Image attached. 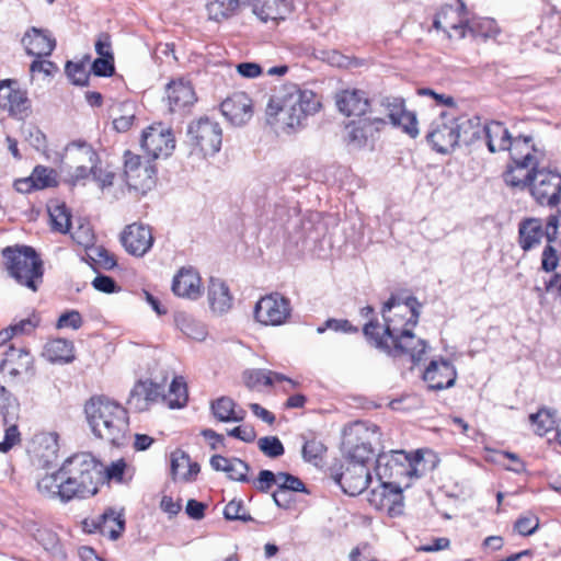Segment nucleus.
Returning a JSON list of instances; mask_svg holds the SVG:
<instances>
[{"label":"nucleus","mask_w":561,"mask_h":561,"mask_svg":"<svg viewBox=\"0 0 561 561\" xmlns=\"http://www.w3.org/2000/svg\"><path fill=\"white\" fill-rule=\"evenodd\" d=\"M422 304L414 296L400 301L391 296L381 308L383 324L378 319L367 321L363 334L370 345L397 359L408 357L417 364L426 353L427 343L412 329L417 324Z\"/></svg>","instance_id":"f257e3e1"},{"label":"nucleus","mask_w":561,"mask_h":561,"mask_svg":"<svg viewBox=\"0 0 561 561\" xmlns=\"http://www.w3.org/2000/svg\"><path fill=\"white\" fill-rule=\"evenodd\" d=\"M496 150L508 151L511 157V163L502 173L504 183L515 190L530 191L543 160V153L535 147L533 137H513L503 123L493 121V153Z\"/></svg>","instance_id":"f03ea898"},{"label":"nucleus","mask_w":561,"mask_h":561,"mask_svg":"<svg viewBox=\"0 0 561 561\" xmlns=\"http://www.w3.org/2000/svg\"><path fill=\"white\" fill-rule=\"evenodd\" d=\"M321 106L317 95L295 83L283 84L270 98L266 105V122L285 133H294L306 126L309 116Z\"/></svg>","instance_id":"7ed1b4c3"},{"label":"nucleus","mask_w":561,"mask_h":561,"mask_svg":"<svg viewBox=\"0 0 561 561\" xmlns=\"http://www.w3.org/2000/svg\"><path fill=\"white\" fill-rule=\"evenodd\" d=\"M84 412L94 436L114 446L126 444L129 417L123 405L104 396L92 397L85 403Z\"/></svg>","instance_id":"20e7f679"},{"label":"nucleus","mask_w":561,"mask_h":561,"mask_svg":"<svg viewBox=\"0 0 561 561\" xmlns=\"http://www.w3.org/2000/svg\"><path fill=\"white\" fill-rule=\"evenodd\" d=\"M66 500L87 499L98 492L102 481L103 465L91 453H77L61 465Z\"/></svg>","instance_id":"39448f33"},{"label":"nucleus","mask_w":561,"mask_h":561,"mask_svg":"<svg viewBox=\"0 0 561 561\" xmlns=\"http://www.w3.org/2000/svg\"><path fill=\"white\" fill-rule=\"evenodd\" d=\"M8 274L21 286L37 291L43 283V261L30 245L5 247L1 251Z\"/></svg>","instance_id":"423d86ee"},{"label":"nucleus","mask_w":561,"mask_h":561,"mask_svg":"<svg viewBox=\"0 0 561 561\" xmlns=\"http://www.w3.org/2000/svg\"><path fill=\"white\" fill-rule=\"evenodd\" d=\"M423 460V455L417 450L408 454L404 450H390L381 453L376 458L375 472L379 482L397 481L402 485V480L419 477L417 465Z\"/></svg>","instance_id":"0eeeda50"},{"label":"nucleus","mask_w":561,"mask_h":561,"mask_svg":"<svg viewBox=\"0 0 561 561\" xmlns=\"http://www.w3.org/2000/svg\"><path fill=\"white\" fill-rule=\"evenodd\" d=\"M378 439V426L355 423L345 433L342 443L348 462L365 465L375 456L373 442Z\"/></svg>","instance_id":"6e6552de"},{"label":"nucleus","mask_w":561,"mask_h":561,"mask_svg":"<svg viewBox=\"0 0 561 561\" xmlns=\"http://www.w3.org/2000/svg\"><path fill=\"white\" fill-rule=\"evenodd\" d=\"M432 148L439 153H448L459 145V129L454 113L442 111L435 118L426 134Z\"/></svg>","instance_id":"1a4fd4ad"},{"label":"nucleus","mask_w":561,"mask_h":561,"mask_svg":"<svg viewBox=\"0 0 561 561\" xmlns=\"http://www.w3.org/2000/svg\"><path fill=\"white\" fill-rule=\"evenodd\" d=\"M187 137L191 146L204 156H214L220 150L222 130L219 124L208 117H201L187 127Z\"/></svg>","instance_id":"9d476101"},{"label":"nucleus","mask_w":561,"mask_h":561,"mask_svg":"<svg viewBox=\"0 0 561 561\" xmlns=\"http://www.w3.org/2000/svg\"><path fill=\"white\" fill-rule=\"evenodd\" d=\"M288 298L278 293L262 297L254 307V318L264 325H280L290 317Z\"/></svg>","instance_id":"9b49d317"},{"label":"nucleus","mask_w":561,"mask_h":561,"mask_svg":"<svg viewBox=\"0 0 561 561\" xmlns=\"http://www.w3.org/2000/svg\"><path fill=\"white\" fill-rule=\"evenodd\" d=\"M529 192L539 205L557 206L561 202V173L539 168Z\"/></svg>","instance_id":"f8f14e48"},{"label":"nucleus","mask_w":561,"mask_h":561,"mask_svg":"<svg viewBox=\"0 0 561 561\" xmlns=\"http://www.w3.org/2000/svg\"><path fill=\"white\" fill-rule=\"evenodd\" d=\"M141 147L152 159L168 158L175 148L174 135L162 123L153 124L144 130Z\"/></svg>","instance_id":"ddd939ff"},{"label":"nucleus","mask_w":561,"mask_h":561,"mask_svg":"<svg viewBox=\"0 0 561 561\" xmlns=\"http://www.w3.org/2000/svg\"><path fill=\"white\" fill-rule=\"evenodd\" d=\"M0 107L18 119H24L31 114L27 92L19 88L18 81L11 79L0 81Z\"/></svg>","instance_id":"4468645a"},{"label":"nucleus","mask_w":561,"mask_h":561,"mask_svg":"<svg viewBox=\"0 0 561 561\" xmlns=\"http://www.w3.org/2000/svg\"><path fill=\"white\" fill-rule=\"evenodd\" d=\"M66 150L73 152L76 161L91 164L92 178L102 190L114 184L115 174L99 167L100 157L87 141L75 140L67 146Z\"/></svg>","instance_id":"2eb2a0df"},{"label":"nucleus","mask_w":561,"mask_h":561,"mask_svg":"<svg viewBox=\"0 0 561 561\" xmlns=\"http://www.w3.org/2000/svg\"><path fill=\"white\" fill-rule=\"evenodd\" d=\"M83 528L88 533H100L111 540L118 539L125 530V518L122 511L113 507L106 508L95 518L84 519Z\"/></svg>","instance_id":"dca6fc26"},{"label":"nucleus","mask_w":561,"mask_h":561,"mask_svg":"<svg viewBox=\"0 0 561 561\" xmlns=\"http://www.w3.org/2000/svg\"><path fill=\"white\" fill-rule=\"evenodd\" d=\"M121 242L129 254L139 257L144 256L153 244L151 229L144 224H130L123 230Z\"/></svg>","instance_id":"f3484780"},{"label":"nucleus","mask_w":561,"mask_h":561,"mask_svg":"<svg viewBox=\"0 0 561 561\" xmlns=\"http://www.w3.org/2000/svg\"><path fill=\"white\" fill-rule=\"evenodd\" d=\"M0 371L12 379L34 375V358L26 348L10 346L0 362Z\"/></svg>","instance_id":"a211bd4d"},{"label":"nucleus","mask_w":561,"mask_h":561,"mask_svg":"<svg viewBox=\"0 0 561 561\" xmlns=\"http://www.w3.org/2000/svg\"><path fill=\"white\" fill-rule=\"evenodd\" d=\"M334 480L344 493L356 496L367 489L371 476L367 466L348 462L345 469L334 477Z\"/></svg>","instance_id":"6ab92c4d"},{"label":"nucleus","mask_w":561,"mask_h":561,"mask_svg":"<svg viewBox=\"0 0 561 561\" xmlns=\"http://www.w3.org/2000/svg\"><path fill=\"white\" fill-rule=\"evenodd\" d=\"M456 379V368L447 359L431 360L423 373V380L434 391L451 388Z\"/></svg>","instance_id":"aec40b11"},{"label":"nucleus","mask_w":561,"mask_h":561,"mask_svg":"<svg viewBox=\"0 0 561 561\" xmlns=\"http://www.w3.org/2000/svg\"><path fill=\"white\" fill-rule=\"evenodd\" d=\"M251 98L245 92H234L220 104L222 115L236 126L244 125L253 115Z\"/></svg>","instance_id":"412c9836"},{"label":"nucleus","mask_w":561,"mask_h":561,"mask_svg":"<svg viewBox=\"0 0 561 561\" xmlns=\"http://www.w3.org/2000/svg\"><path fill=\"white\" fill-rule=\"evenodd\" d=\"M334 100L337 110L345 116H363L370 106L368 94L360 89L340 90Z\"/></svg>","instance_id":"4be33fe9"},{"label":"nucleus","mask_w":561,"mask_h":561,"mask_svg":"<svg viewBox=\"0 0 561 561\" xmlns=\"http://www.w3.org/2000/svg\"><path fill=\"white\" fill-rule=\"evenodd\" d=\"M368 502L376 510H396V505L402 500V485L397 481H383L374 488L368 494Z\"/></svg>","instance_id":"5701e85b"},{"label":"nucleus","mask_w":561,"mask_h":561,"mask_svg":"<svg viewBox=\"0 0 561 561\" xmlns=\"http://www.w3.org/2000/svg\"><path fill=\"white\" fill-rule=\"evenodd\" d=\"M385 124L386 121L379 117L362 118L350 123L346 126L348 144L357 148L366 146L368 140L373 139Z\"/></svg>","instance_id":"b1692460"},{"label":"nucleus","mask_w":561,"mask_h":561,"mask_svg":"<svg viewBox=\"0 0 561 561\" xmlns=\"http://www.w3.org/2000/svg\"><path fill=\"white\" fill-rule=\"evenodd\" d=\"M457 128L459 129V144L471 145L484 136L485 146L491 151V129L488 123L482 124L479 116L457 117Z\"/></svg>","instance_id":"393cba45"},{"label":"nucleus","mask_w":561,"mask_h":561,"mask_svg":"<svg viewBox=\"0 0 561 561\" xmlns=\"http://www.w3.org/2000/svg\"><path fill=\"white\" fill-rule=\"evenodd\" d=\"M253 13L262 22L284 21L293 11L291 0H253Z\"/></svg>","instance_id":"a878e982"},{"label":"nucleus","mask_w":561,"mask_h":561,"mask_svg":"<svg viewBox=\"0 0 561 561\" xmlns=\"http://www.w3.org/2000/svg\"><path fill=\"white\" fill-rule=\"evenodd\" d=\"M243 382L249 389H256L259 386H272L274 382L285 381L288 387L283 390L289 392L297 388L299 383L291 378L268 369H247L242 374Z\"/></svg>","instance_id":"bb28decb"},{"label":"nucleus","mask_w":561,"mask_h":561,"mask_svg":"<svg viewBox=\"0 0 561 561\" xmlns=\"http://www.w3.org/2000/svg\"><path fill=\"white\" fill-rule=\"evenodd\" d=\"M167 101L171 112H181L195 103V91L191 83L183 79L171 81L167 85Z\"/></svg>","instance_id":"cd10ccee"},{"label":"nucleus","mask_w":561,"mask_h":561,"mask_svg":"<svg viewBox=\"0 0 561 561\" xmlns=\"http://www.w3.org/2000/svg\"><path fill=\"white\" fill-rule=\"evenodd\" d=\"M22 43L26 53L37 58L49 56L56 47L55 38L48 32L37 27L26 32Z\"/></svg>","instance_id":"c85d7f7f"},{"label":"nucleus","mask_w":561,"mask_h":561,"mask_svg":"<svg viewBox=\"0 0 561 561\" xmlns=\"http://www.w3.org/2000/svg\"><path fill=\"white\" fill-rule=\"evenodd\" d=\"M172 291L179 297L196 299L201 296V277L193 267H182L173 277Z\"/></svg>","instance_id":"c756f323"},{"label":"nucleus","mask_w":561,"mask_h":561,"mask_svg":"<svg viewBox=\"0 0 561 561\" xmlns=\"http://www.w3.org/2000/svg\"><path fill=\"white\" fill-rule=\"evenodd\" d=\"M170 467L172 479L184 482L194 481L201 471L199 465L192 461L188 454L182 449H175L171 453Z\"/></svg>","instance_id":"7c9ffc66"},{"label":"nucleus","mask_w":561,"mask_h":561,"mask_svg":"<svg viewBox=\"0 0 561 561\" xmlns=\"http://www.w3.org/2000/svg\"><path fill=\"white\" fill-rule=\"evenodd\" d=\"M159 385L152 381H138L130 391L127 403L137 411H145L160 397Z\"/></svg>","instance_id":"2f4dec72"},{"label":"nucleus","mask_w":561,"mask_h":561,"mask_svg":"<svg viewBox=\"0 0 561 561\" xmlns=\"http://www.w3.org/2000/svg\"><path fill=\"white\" fill-rule=\"evenodd\" d=\"M210 410L216 420L224 423L242 422L247 412L239 408L233 399L222 396L210 402Z\"/></svg>","instance_id":"473e14b6"},{"label":"nucleus","mask_w":561,"mask_h":561,"mask_svg":"<svg viewBox=\"0 0 561 561\" xmlns=\"http://www.w3.org/2000/svg\"><path fill=\"white\" fill-rule=\"evenodd\" d=\"M519 245L524 251H529L540 244L546 238V227L540 219L528 218L519 224Z\"/></svg>","instance_id":"72a5a7b5"},{"label":"nucleus","mask_w":561,"mask_h":561,"mask_svg":"<svg viewBox=\"0 0 561 561\" xmlns=\"http://www.w3.org/2000/svg\"><path fill=\"white\" fill-rule=\"evenodd\" d=\"M277 477V490L272 494V497L278 507L288 508L290 506V500H282V496H286L287 492H308L304 482L299 478L287 472H278Z\"/></svg>","instance_id":"f704fd0d"},{"label":"nucleus","mask_w":561,"mask_h":561,"mask_svg":"<svg viewBox=\"0 0 561 561\" xmlns=\"http://www.w3.org/2000/svg\"><path fill=\"white\" fill-rule=\"evenodd\" d=\"M43 356L50 363H71L75 359L73 343L61 337L53 339L45 344Z\"/></svg>","instance_id":"c9c22d12"},{"label":"nucleus","mask_w":561,"mask_h":561,"mask_svg":"<svg viewBox=\"0 0 561 561\" xmlns=\"http://www.w3.org/2000/svg\"><path fill=\"white\" fill-rule=\"evenodd\" d=\"M208 300L216 312H226L231 307V295L228 286L220 279L211 278L208 286Z\"/></svg>","instance_id":"e433bc0d"},{"label":"nucleus","mask_w":561,"mask_h":561,"mask_svg":"<svg viewBox=\"0 0 561 561\" xmlns=\"http://www.w3.org/2000/svg\"><path fill=\"white\" fill-rule=\"evenodd\" d=\"M64 479H61V469L59 468L51 474H46L37 481V490L41 494L59 499L61 502L67 503L70 500H66L64 494Z\"/></svg>","instance_id":"4c0bfd02"},{"label":"nucleus","mask_w":561,"mask_h":561,"mask_svg":"<svg viewBox=\"0 0 561 561\" xmlns=\"http://www.w3.org/2000/svg\"><path fill=\"white\" fill-rule=\"evenodd\" d=\"M462 22L460 11L450 4H446L435 14L433 26L443 31L458 30L462 26Z\"/></svg>","instance_id":"58836bf2"},{"label":"nucleus","mask_w":561,"mask_h":561,"mask_svg":"<svg viewBox=\"0 0 561 561\" xmlns=\"http://www.w3.org/2000/svg\"><path fill=\"white\" fill-rule=\"evenodd\" d=\"M134 175L135 179L125 178L129 188L145 194L154 187L157 169L149 161L145 163V169L134 172Z\"/></svg>","instance_id":"ea45409f"},{"label":"nucleus","mask_w":561,"mask_h":561,"mask_svg":"<svg viewBox=\"0 0 561 561\" xmlns=\"http://www.w3.org/2000/svg\"><path fill=\"white\" fill-rule=\"evenodd\" d=\"M243 0H214L207 3L208 18L220 22L234 15L242 5Z\"/></svg>","instance_id":"a19ab883"},{"label":"nucleus","mask_w":561,"mask_h":561,"mask_svg":"<svg viewBox=\"0 0 561 561\" xmlns=\"http://www.w3.org/2000/svg\"><path fill=\"white\" fill-rule=\"evenodd\" d=\"M529 422L534 427V432L539 436H543L549 431L556 428V412L542 408L538 412L529 415Z\"/></svg>","instance_id":"79ce46f5"},{"label":"nucleus","mask_w":561,"mask_h":561,"mask_svg":"<svg viewBox=\"0 0 561 561\" xmlns=\"http://www.w3.org/2000/svg\"><path fill=\"white\" fill-rule=\"evenodd\" d=\"M51 229L60 233H67L71 227V213L65 204H56L48 207Z\"/></svg>","instance_id":"37998d69"},{"label":"nucleus","mask_w":561,"mask_h":561,"mask_svg":"<svg viewBox=\"0 0 561 561\" xmlns=\"http://www.w3.org/2000/svg\"><path fill=\"white\" fill-rule=\"evenodd\" d=\"M1 413L3 416V423L5 425V430H4V437L0 442V453L5 454L21 442V434H20L18 425L15 423H11V421L14 417L10 415L9 410L2 409Z\"/></svg>","instance_id":"c03bdc74"},{"label":"nucleus","mask_w":561,"mask_h":561,"mask_svg":"<svg viewBox=\"0 0 561 561\" xmlns=\"http://www.w3.org/2000/svg\"><path fill=\"white\" fill-rule=\"evenodd\" d=\"M304 445L301 448V456L306 462L318 466L327 453L325 445L317 439L316 437L307 438L305 435L301 436Z\"/></svg>","instance_id":"a18cd8bd"},{"label":"nucleus","mask_w":561,"mask_h":561,"mask_svg":"<svg viewBox=\"0 0 561 561\" xmlns=\"http://www.w3.org/2000/svg\"><path fill=\"white\" fill-rule=\"evenodd\" d=\"M493 465L515 473L525 471V462L515 453L493 449Z\"/></svg>","instance_id":"49530a36"},{"label":"nucleus","mask_w":561,"mask_h":561,"mask_svg":"<svg viewBox=\"0 0 561 561\" xmlns=\"http://www.w3.org/2000/svg\"><path fill=\"white\" fill-rule=\"evenodd\" d=\"M31 176L36 190L55 187L58 184L56 171L44 165H36L33 169Z\"/></svg>","instance_id":"de8ad7c7"},{"label":"nucleus","mask_w":561,"mask_h":561,"mask_svg":"<svg viewBox=\"0 0 561 561\" xmlns=\"http://www.w3.org/2000/svg\"><path fill=\"white\" fill-rule=\"evenodd\" d=\"M187 387L183 377H175L169 389V407L182 408L187 402Z\"/></svg>","instance_id":"09e8293b"},{"label":"nucleus","mask_w":561,"mask_h":561,"mask_svg":"<svg viewBox=\"0 0 561 561\" xmlns=\"http://www.w3.org/2000/svg\"><path fill=\"white\" fill-rule=\"evenodd\" d=\"M259 449L270 458H278L284 455L285 448L277 436H264L257 440Z\"/></svg>","instance_id":"8fccbe9b"},{"label":"nucleus","mask_w":561,"mask_h":561,"mask_svg":"<svg viewBox=\"0 0 561 561\" xmlns=\"http://www.w3.org/2000/svg\"><path fill=\"white\" fill-rule=\"evenodd\" d=\"M250 471V466L241 460L240 458H230V462L225 469L224 472L227 473L228 478L238 482H249L248 472Z\"/></svg>","instance_id":"3c124183"},{"label":"nucleus","mask_w":561,"mask_h":561,"mask_svg":"<svg viewBox=\"0 0 561 561\" xmlns=\"http://www.w3.org/2000/svg\"><path fill=\"white\" fill-rule=\"evenodd\" d=\"M224 516L228 520L250 522L253 518L247 513L242 500H231L224 510Z\"/></svg>","instance_id":"603ef678"},{"label":"nucleus","mask_w":561,"mask_h":561,"mask_svg":"<svg viewBox=\"0 0 561 561\" xmlns=\"http://www.w3.org/2000/svg\"><path fill=\"white\" fill-rule=\"evenodd\" d=\"M66 73L71 82L76 85H87L89 81V73L82 62L68 61L65 67Z\"/></svg>","instance_id":"864d4df0"},{"label":"nucleus","mask_w":561,"mask_h":561,"mask_svg":"<svg viewBox=\"0 0 561 561\" xmlns=\"http://www.w3.org/2000/svg\"><path fill=\"white\" fill-rule=\"evenodd\" d=\"M394 127H400L410 137L415 138L419 135L417 119L413 112L404 111L399 116V121L394 119L391 123Z\"/></svg>","instance_id":"5fc2aeb1"},{"label":"nucleus","mask_w":561,"mask_h":561,"mask_svg":"<svg viewBox=\"0 0 561 561\" xmlns=\"http://www.w3.org/2000/svg\"><path fill=\"white\" fill-rule=\"evenodd\" d=\"M39 324V318L35 314H32L25 319H21L9 327L11 331V336L21 335V334H30L32 333Z\"/></svg>","instance_id":"6e6d98bb"},{"label":"nucleus","mask_w":561,"mask_h":561,"mask_svg":"<svg viewBox=\"0 0 561 561\" xmlns=\"http://www.w3.org/2000/svg\"><path fill=\"white\" fill-rule=\"evenodd\" d=\"M91 71L96 77H111L115 72L114 58L98 57L91 66Z\"/></svg>","instance_id":"4d7b16f0"},{"label":"nucleus","mask_w":561,"mask_h":561,"mask_svg":"<svg viewBox=\"0 0 561 561\" xmlns=\"http://www.w3.org/2000/svg\"><path fill=\"white\" fill-rule=\"evenodd\" d=\"M180 328L185 335L197 341H203L207 334L204 325L192 319H184Z\"/></svg>","instance_id":"13d9d810"},{"label":"nucleus","mask_w":561,"mask_h":561,"mask_svg":"<svg viewBox=\"0 0 561 561\" xmlns=\"http://www.w3.org/2000/svg\"><path fill=\"white\" fill-rule=\"evenodd\" d=\"M124 174L125 178L135 179L134 172H138L145 169V163L141 161V157L130 151H126L124 154Z\"/></svg>","instance_id":"bf43d9fd"},{"label":"nucleus","mask_w":561,"mask_h":561,"mask_svg":"<svg viewBox=\"0 0 561 561\" xmlns=\"http://www.w3.org/2000/svg\"><path fill=\"white\" fill-rule=\"evenodd\" d=\"M278 483V477L271 470H261L257 479L254 481L255 488L262 492L267 493L270 489Z\"/></svg>","instance_id":"052dcab7"},{"label":"nucleus","mask_w":561,"mask_h":561,"mask_svg":"<svg viewBox=\"0 0 561 561\" xmlns=\"http://www.w3.org/2000/svg\"><path fill=\"white\" fill-rule=\"evenodd\" d=\"M388 110V117L390 122H394V119L399 121V116L405 110L404 99L402 98H387L382 103Z\"/></svg>","instance_id":"680f3d73"},{"label":"nucleus","mask_w":561,"mask_h":561,"mask_svg":"<svg viewBox=\"0 0 561 561\" xmlns=\"http://www.w3.org/2000/svg\"><path fill=\"white\" fill-rule=\"evenodd\" d=\"M82 322L80 312L77 310H70L59 317L57 328H71L73 330H78L81 328Z\"/></svg>","instance_id":"e2e57ef3"},{"label":"nucleus","mask_w":561,"mask_h":561,"mask_svg":"<svg viewBox=\"0 0 561 561\" xmlns=\"http://www.w3.org/2000/svg\"><path fill=\"white\" fill-rule=\"evenodd\" d=\"M558 264L559 256L556 249L551 244L546 245L541 255V268L545 272H552L557 268Z\"/></svg>","instance_id":"0e129e2a"},{"label":"nucleus","mask_w":561,"mask_h":561,"mask_svg":"<svg viewBox=\"0 0 561 561\" xmlns=\"http://www.w3.org/2000/svg\"><path fill=\"white\" fill-rule=\"evenodd\" d=\"M325 329H331L334 331H341L345 333H356L358 329L353 327L348 320H336V319H328L325 321L324 327L318 328V333H323Z\"/></svg>","instance_id":"69168bd1"},{"label":"nucleus","mask_w":561,"mask_h":561,"mask_svg":"<svg viewBox=\"0 0 561 561\" xmlns=\"http://www.w3.org/2000/svg\"><path fill=\"white\" fill-rule=\"evenodd\" d=\"M561 225V211L550 215L546 222V239L549 243L558 239L559 227Z\"/></svg>","instance_id":"338daca9"},{"label":"nucleus","mask_w":561,"mask_h":561,"mask_svg":"<svg viewBox=\"0 0 561 561\" xmlns=\"http://www.w3.org/2000/svg\"><path fill=\"white\" fill-rule=\"evenodd\" d=\"M92 286L96 290L105 293V294H112V293H115L118 290V286H117L116 282L111 276H107V275H98L93 279Z\"/></svg>","instance_id":"774afa93"}]
</instances>
